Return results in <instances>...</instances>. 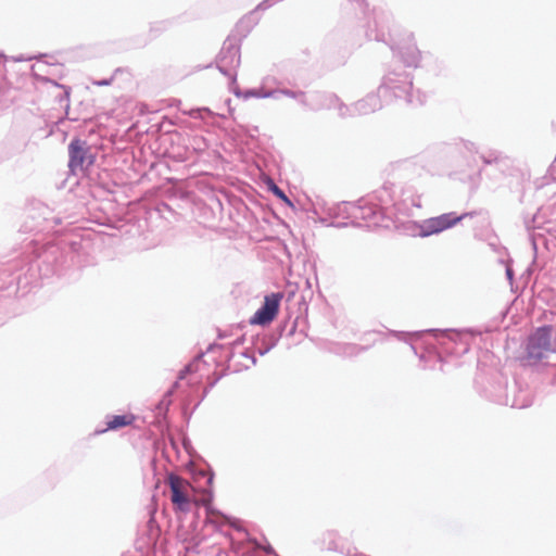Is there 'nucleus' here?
Wrapping results in <instances>:
<instances>
[{"instance_id":"obj_1","label":"nucleus","mask_w":556,"mask_h":556,"mask_svg":"<svg viewBox=\"0 0 556 556\" xmlns=\"http://www.w3.org/2000/svg\"><path fill=\"white\" fill-rule=\"evenodd\" d=\"M552 326H542L531 332L526 342V359L529 364L535 365L552 353Z\"/></svg>"},{"instance_id":"obj_7","label":"nucleus","mask_w":556,"mask_h":556,"mask_svg":"<svg viewBox=\"0 0 556 556\" xmlns=\"http://www.w3.org/2000/svg\"><path fill=\"white\" fill-rule=\"evenodd\" d=\"M274 194H276L279 199H281L282 201H285L286 203L288 204H291L290 200L288 199V197L283 193V191L278 188L276 185L273 186L271 188Z\"/></svg>"},{"instance_id":"obj_6","label":"nucleus","mask_w":556,"mask_h":556,"mask_svg":"<svg viewBox=\"0 0 556 556\" xmlns=\"http://www.w3.org/2000/svg\"><path fill=\"white\" fill-rule=\"evenodd\" d=\"M136 420V417L132 414H124V415H112L108 417L105 422L106 427L101 430H97L96 434L104 433L109 430H118L121 428L128 427L132 425Z\"/></svg>"},{"instance_id":"obj_11","label":"nucleus","mask_w":556,"mask_h":556,"mask_svg":"<svg viewBox=\"0 0 556 556\" xmlns=\"http://www.w3.org/2000/svg\"><path fill=\"white\" fill-rule=\"evenodd\" d=\"M237 54H238V49L233 48V56H236Z\"/></svg>"},{"instance_id":"obj_5","label":"nucleus","mask_w":556,"mask_h":556,"mask_svg":"<svg viewBox=\"0 0 556 556\" xmlns=\"http://www.w3.org/2000/svg\"><path fill=\"white\" fill-rule=\"evenodd\" d=\"M463 218L464 216H456L454 213H446L437 217L429 218L425 220L424 225L421 226V235L431 236L439 233L455 226Z\"/></svg>"},{"instance_id":"obj_4","label":"nucleus","mask_w":556,"mask_h":556,"mask_svg":"<svg viewBox=\"0 0 556 556\" xmlns=\"http://www.w3.org/2000/svg\"><path fill=\"white\" fill-rule=\"evenodd\" d=\"M282 296L283 295L280 292L266 295L262 307L255 312L251 323L262 326L271 323L278 314Z\"/></svg>"},{"instance_id":"obj_9","label":"nucleus","mask_w":556,"mask_h":556,"mask_svg":"<svg viewBox=\"0 0 556 556\" xmlns=\"http://www.w3.org/2000/svg\"><path fill=\"white\" fill-rule=\"evenodd\" d=\"M208 502L207 500H197V498H193V502L192 504H194L195 506H200V505H208Z\"/></svg>"},{"instance_id":"obj_10","label":"nucleus","mask_w":556,"mask_h":556,"mask_svg":"<svg viewBox=\"0 0 556 556\" xmlns=\"http://www.w3.org/2000/svg\"><path fill=\"white\" fill-rule=\"evenodd\" d=\"M108 115H109V117H113L114 116V109H112V111Z\"/></svg>"},{"instance_id":"obj_2","label":"nucleus","mask_w":556,"mask_h":556,"mask_svg":"<svg viewBox=\"0 0 556 556\" xmlns=\"http://www.w3.org/2000/svg\"><path fill=\"white\" fill-rule=\"evenodd\" d=\"M166 484L169 488V498L173 504L174 511L176 514H188L193 502L192 484L185 478L173 472L167 475Z\"/></svg>"},{"instance_id":"obj_8","label":"nucleus","mask_w":556,"mask_h":556,"mask_svg":"<svg viewBox=\"0 0 556 556\" xmlns=\"http://www.w3.org/2000/svg\"><path fill=\"white\" fill-rule=\"evenodd\" d=\"M191 368H192V365H191V364H190V365H188V366H186L182 370H180L178 378H179L180 380L185 379V378H186V376H187V374L191 371Z\"/></svg>"},{"instance_id":"obj_3","label":"nucleus","mask_w":556,"mask_h":556,"mask_svg":"<svg viewBox=\"0 0 556 556\" xmlns=\"http://www.w3.org/2000/svg\"><path fill=\"white\" fill-rule=\"evenodd\" d=\"M68 166L72 172L84 170L93 165L96 156L86 141L74 139L68 146Z\"/></svg>"}]
</instances>
